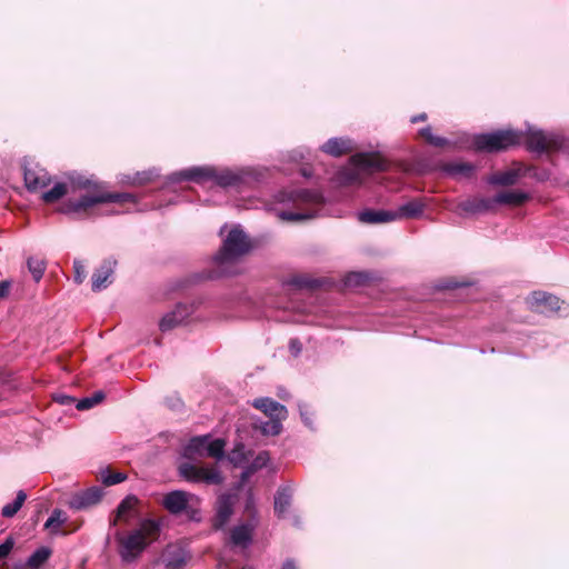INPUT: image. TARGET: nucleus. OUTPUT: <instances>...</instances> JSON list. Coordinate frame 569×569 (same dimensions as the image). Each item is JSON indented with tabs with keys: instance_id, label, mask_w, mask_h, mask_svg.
<instances>
[{
	"instance_id": "f257e3e1",
	"label": "nucleus",
	"mask_w": 569,
	"mask_h": 569,
	"mask_svg": "<svg viewBox=\"0 0 569 569\" xmlns=\"http://www.w3.org/2000/svg\"><path fill=\"white\" fill-rule=\"evenodd\" d=\"M525 142L530 151L551 152L561 148L559 138L546 134L543 131H531L523 136L517 130H499L492 133L478 134L473 139V147L478 151L499 152Z\"/></svg>"
},
{
	"instance_id": "f03ea898",
	"label": "nucleus",
	"mask_w": 569,
	"mask_h": 569,
	"mask_svg": "<svg viewBox=\"0 0 569 569\" xmlns=\"http://www.w3.org/2000/svg\"><path fill=\"white\" fill-rule=\"evenodd\" d=\"M79 189H86L87 193L79 199H69L60 207V212L73 214L78 218L90 217L93 208L101 203H117L123 206L126 203L136 204L137 197L129 192H110L106 190L102 182L92 181L87 178H79L76 181Z\"/></svg>"
},
{
	"instance_id": "7ed1b4c3",
	"label": "nucleus",
	"mask_w": 569,
	"mask_h": 569,
	"mask_svg": "<svg viewBox=\"0 0 569 569\" xmlns=\"http://www.w3.org/2000/svg\"><path fill=\"white\" fill-rule=\"evenodd\" d=\"M252 247V242L244 231L239 227H233L223 240L219 251L213 257L216 269L208 272L196 273L186 281L188 283H197L206 279L237 274V262L240 258L248 254Z\"/></svg>"
},
{
	"instance_id": "20e7f679",
	"label": "nucleus",
	"mask_w": 569,
	"mask_h": 569,
	"mask_svg": "<svg viewBox=\"0 0 569 569\" xmlns=\"http://www.w3.org/2000/svg\"><path fill=\"white\" fill-rule=\"evenodd\" d=\"M161 523L156 519H143L139 528L123 533L117 531L114 539L118 545V553L123 562L136 561L153 541L158 540Z\"/></svg>"
},
{
	"instance_id": "39448f33",
	"label": "nucleus",
	"mask_w": 569,
	"mask_h": 569,
	"mask_svg": "<svg viewBox=\"0 0 569 569\" xmlns=\"http://www.w3.org/2000/svg\"><path fill=\"white\" fill-rule=\"evenodd\" d=\"M281 201L291 202L297 211L283 210L279 213L282 220L300 221L315 217V208L322 204L323 199L319 192L307 189L283 192Z\"/></svg>"
},
{
	"instance_id": "423d86ee",
	"label": "nucleus",
	"mask_w": 569,
	"mask_h": 569,
	"mask_svg": "<svg viewBox=\"0 0 569 569\" xmlns=\"http://www.w3.org/2000/svg\"><path fill=\"white\" fill-rule=\"evenodd\" d=\"M527 303L531 311L543 315H560L568 309L567 303L559 297L540 290L531 292Z\"/></svg>"
},
{
	"instance_id": "0eeeda50",
	"label": "nucleus",
	"mask_w": 569,
	"mask_h": 569,
	"mask_svg": "<svg viewBox=\"0 0 569 569\" xmlns=\"http://www.w3.org/2000/svg\"><path fill=\"white\" fill-rule=\"evenodd\" d=\"M179 475L190 482H203L207 485H220L223 477L217 467H199L183 462L178 468Z\"/></svg>"
},
{
	"instance_id": "6e6552de",
	"label": "nucleus",
	"mask_w": 569,
	"mask_h": 569,
	"mask_svg": "<svg viewBox=\"0 0 569 569\" xmlns=\"http://www.w3.org/2000/svg\"><path fill=\"white\" fill-rule=\"evenodd\" d=\"M190 493L182 490H174L163 497L162 505L171 515L186 512L191 520L197 519L198 510L189 506Z\"/></svg>"
},
{
	"instance_id": "1a4fd4ad",
	"label": "nucleus",
	"mask_w": 569,
	"mask_h": 569,
	"mask_svg": "<svg viewBox=\"0 0 569 569\" xmlns=\"http://www.w3.org/2000/svg\"><path fill=\"white\" fill-rule=\"evenodd\" d=\"M351 164L366 171H386L387 161L378 152H359L350 158Z\"/></svg>"
},
{
	"instance_id": "9d476101",
	"label": "nucleus",
	"mask_w": 569,
	"mask_h": 569,
	"mask_svg": "<svg viewBox=\"0 0 569 569\" xmlns=\"http://www.w3.org/2000/svg\"><path fill=\"white\" fill-rule=\"evenodd\" d=\"M193 311V305L178 303L171 312H168L161 318L159 322L160 330L162 332L172 330L181 325Z\"/></svg>"
},
{
	"instance_id": "9b49d317",
	"label": "nucleus",
	"mask_w": 569,
	"mask_h": 569,
	"mask_svg": "<svg viewBox=\"0 0 569 569\" xmlns=\"http://www.w3.org/2000/svg\"><path fill=\"white\" fill-rule=\"evenodd\" d=\"M102 493L103 492L100 487H91L82 492L74 495L69 501V506L74 510L92 507L100 502Z\"/></svg>"
},
{
	"instance_id": "f8f14e48",
	"label": "nucleus",
	"mask_w": 569,
	"mask_h": 569,
	"mask_svg": "<svg viewBox=\"0 0 569 569\" xmlns=\"http://www.w3.org/2000/svg\"><path fill=\"white\" fill-rule=\"evenodd\" d=\"M23 178L26 187L29 191H37L47 187L50 183L48 172L39 167H24Z\"/></svg>"
},
{
	"instance_id": "ddd939ff",
	"label": "nucleus",
	"mask_w": 569,
	"mask_h": 569,
	"mask_svg": "<svg viewBox=\"0 0 569 569\" xmlns=\"http://www.w3.org/2000/svg\"><path fill=\"white\" fill-rule=\"evenodd\" d=\"M293 489L290 486H281L274 495L273 509L278 518H286L292 505Z\"/></svg>"
},
{
	"instance_id": "4468645a",
	"label": "nucleus",
	"mask_w": 569,
	"mask_h": 569,
	"mask_svg": "<svg viewBox=\"0 0 569 569\" xmlns=\"http://www.w3.org/2000/svg\"><path fill=\"white\" fill-rule=\"evenodd\" d=\"M213 174H214L213 167H193V168L173 173L172 180L173 181L189 180V181H194V182L199 183V182H202L206 180H212Z\"/></svg>"
},
{
	"instance_id": "2eb2a0df",
	"label": "nucleus",
	"mask_w": 569,
	"mask_h": 569,
	"mask_svg": "<svg viewBox=\"0 0 569 569\" xmlns=\"http://www.w3.org/2000/svg\"><path fill=\"white\" fill-rule=\"evenodd\" d=\"M116 261L104 260L99 268H97L92 274V291L97 292L107 288L112 282L110 280L113 274V267Z\"/></svg>"
},
{
	"instance_id": "dca6fc26",
	"label": "nucleus",
	"mask_w": 569,
	"mask_h": 569,
	"mask_svg": "<svg viewBox=\"0 0 569 569\" xmlns=\"http://www.w3.org/2000/svg\"><path fill=\"white\" fill-rule=\"evenodd\" d=\"M139 503V499L133 496H127L117 507L114 510V517L110 521L111 526H117L119 521H123L126 523H129L132 512L134 511L137 505Z\"/></svg>"
},
{
	"instance_id": "f3484780",
	"label": "nucleus",
	"mask_w": 569,
	"mask_h": 569,
	"mask_svg": "<svg viewBox=\"0 0 569 569\" xmlns=\"http://www.w3.org/2000/svg\"><path fill=\"white\" fill-rule=\"evenodd\" d=\"M233 512V499L230 495H221L217 501V512L213 526L219 529L222 528L230 519Z\"/></svg>"
},
{
	"instance_id": "a211bd4d",
	"label": "nucleus",
	"mask_w": 569,
	"mask_h": 569,
	"mask_svg": "<svg viewBox=\"0 0 569 569\" xmlns=\"http://www.w3.org/2000/svg\"><path fill=\"white\" fill-rule=\"evenodd\" d=\"M358 219L366 224H380L395 221L396 216L391 210L366 209L358 213Z\"/></svg>"
},
{
	"instance_id": "6ab92c4d",
	"label": "nucleus",
	"mask_w": 569,
	"mask_h": 569,
	"mask_svg": "<svg viewBox=\"0 0 569 569\" xmlns=\"http://www.w3.org/2000/svg\"><path fill=\"white\" fill-rule=\"evenodd\" d=\"M321 150L332 157H341L353 151V143L350 139L331 138L322 144Z\"/></svg>"
},
{
	"instance_id": "aec40b11",
	"label": "nucleus",
	"mask_w": 569,
	"mask_h": 569,
	"mask_svg": "<svg viewBox=\"0 0 569 569\" xmlns=\"http://www.w3.org/2000/svg\"><path fill=\"white\" fill-rule=\"evenodd\" d=\"M254 408L261 410L269 418H280L286 419L287 409L283 405L269 399V398H260L256 399L253 402Z\"/></svg>"
},
{
	"instance_id": "412c9836",
	"label": "nucleus",
	"mask_w": 569,
	"mask_h": 569,
	"mask_svg": "<svg viewBox=\"0 0 569 569\" xmlns=\"http://www.w3.org/2000/svg\"><path fill=\"white\" fill-rule=\"evenodd\" d=\"M439 168L452 178H470L475 171V166L472 163L462 161L443 162Z\"/></svg>"
},
{
	"instance_id": "4be33fe9",
	"label": "nucleus",
	"mask_w": 569,
	"mask_h": 569,
	"mask_svg": "<svg viewBox=\"0 0 569 569\" xmlns=\"http://www.w3.org/2000/svg\"><path fill=\"white\" fill-rule=\"evenodd\" d=\"M458 209L466 213L487 212L493 209L491 198H469L458 204Z\"/></svg>"
},
{
	"instance_id": "5701e85b",
	"label": "nucleus",
	"mask_w": 569,
	"mask_h": 569,
	"mask_svg": "<svg viewBox=\"0 0 569 569\" xmlns=\"http://www.w3.org/2000/svg\"><path fill=\"white\" fill-rule=\"evenodd\" d=\"M526 170L522 167L510 169L503 172H497L489 178V183L497 186H513L518 179L526 176Z\"/></svg>"
},
{
	"instance_id": "b1692460",
	"label": "nucleus",
	"mask_w": 569,
	"mask_h": 569,
	"mask_svg": "<svg viewBox=\"0 0 569 569\" xmlns=\"http://www.w3.org/2000/svg\"><path fill=\"white\" fill-rule=\"evenodd\" d=\"M491 199L493 207L496 204L521 206L529 199V194L522 191L511 190L499 192Z\"/></svg>"
},
{
	"instance_id": "393cba45",
	"label": "nucleus",
	"mask_w": 569,
	"mask_h": 569,
	"mask_svg": "<svg viewBox=\"0 0 569 569\" xmlns=\"http://www.w3.org/2000/svg\"><path fill=\"white\" fill-rule=\"evenodd\" d=\"M425 204L419 200H411L400 206L396 211V220L399 219H413L418 218L423 213Z\"/></svg>"
},
{
	"instance_id": "a878e982",
	"label": "nucleus",
	"mask_w": 569,
	"mask_h": 569,
	"mask_svg": "<svg viewBox=\"0 0 569 569\" xmlns=\"http://www.w3.org/2000/svg\"><path fill=\"white\" fill-rule=\"evenodd\" d=\"M212 180L216 182L217 186L221 188H229L239 187L242 182V177L228 169L219 171L214 168V174L212 176Z\"/></svg>"
},
{
	"instance_id": "bb28decb",
	"label": "nucleus",
	"mask_w": 569,
	"mask_h": 569,
	"mask_svg": "<svg viewBox=\"0 0 569 569\" xmlns=\"http://www.w3.org/2000/svg\"><path fill=\"white\" fill-rule=\"evenodd\" d=\"M52 550L49 547H40L38 548L27 560L23 566H20L28 569H40L51 557ZM19 569V567H17Z\"/></svg>"
},
{
	"instance_id": "cd10ccee",
	"label": "nucleus",
	"mask_w": 569,
	"mask_h": 569,
	"mask_svg": "<svg viewBox=\"0 0 569 569\" xmlns=\"http://www.w3.org/2000/svg\"><path fill=\"white\" fill-rule=\"evenodd\" d=\"M207 437H194L184 448L183 456L187 459H196L206 456Z\"/></svg>"
},
{
	"instance_id": "c85d7f7f",
	"label": "nucleus",
	"mask_w": 569,
	"mask_h": 569,
	"mask_svg": "<svg viewBox=\"0 0 569 569\" xmlns=\"http://www.w3.org/2000/svg\"><path fill=\"white\" fill-rule=\"evenodd\" d=\"M230 538L233 545L247 547L252 540V528L248 525L234 527L231 530Z\"/></svg>"
},
{
	"instance_id": "c756f323",
	"label": "nucleus",
	"mask_w": 569,
	"mask_h": 569,
	"mask_svg": "<svg viewBox=\"0 0 569 569\" xmlns=\"http://www.w3.org/2000/svg\"><path fill=\"white\" fill-rule=\"evenodd\" d=\"M373 280V276L368 271H352L345 278V284L349 288H358L369 284Z\"/></svg>"
},
{
	"instance_id": "7c9ffc66",
	"label": "nucleus",
	"mask_w": 569,
	"mask_h": 569,
	"mask_svg": "<svg viewBox=\"0 0 569 569\" xmlns=\"http://www.w3.org/2000/svg\"><path fill=\"white\" fill-rule=\"evenodd\" d=\"M282 420L280 418H269L267 421L256 422L253 427L264 436H277L282 430Z\"/></svg>"
},
{
	"instance_id": "2f4dec72",
	"label": "nucleus",
	"mask_w": 569,
	"mask_h": 569,
	"mask_svg": "<svg viewBox=\"0 0 569 569\" xmlns=\"http://www.w3.org/2000/svg\"><path fill=\"white\" fill-rule=\"evenodd\" d=\"M251 455V450H246L243 443H237L229 453L228 459L234 467H239L247 462Z\"/></svg>"
},
{
	"instance_id": "473e14b6",
	"label": "nucleus",
	"mask_w": 569,
	"mask_h": 569,
	"mask_svg": "<svg viewBox=\"0 0 569 569\" xmlns=\"http://www.w3.org/2000/svg\"><path fill=\"white\" fill-rule=\"evenodd\" d=\"M27 499V493L23 490L17 492V497L13 502L6 505L1 510L3 518H12L21 509Z\"/></svg>"
},
{
	"instance_id": "72a5a7b5",
	"label": "nucleus",
	"mask_w": 569,
	"mask_h": 569,
	"mask_svg": "<svg viewBox=\"0 0 569 569\" xmlns=\"http://www.w3.org/2000/svg\"><path fill=\"white\" fill-rule=\"evenodd\" d=\"M68 192V187L63 182L56 183L49 191L42 194V200L46 203H53L66 196Z\"/></svg>"
},
{
	"instance_id": "f704fd0d",
	"label": "nucleus",
	"mask_w": 569,
	"mask_h": 569,
	"mask_svg": "<svg viewBox=\"0 0 569 569\" xmlns=\"http://www.w3.org/2000/svg\"><path fill=\"white\" fill-rule=\"evenodd\" d=\"M28 269L32 274V278L36 282H39L43 277V273L47 268V263L43 259L30 257L27 261Z\"/></svg>"
},
{
	"instance_id": "c9c22d12",
	"label": "nucleus",
	"mask_w": 569,
	"mask_h": 569,
	"mask_svg": "<svg viewBox=\"0 0 569 569\" xmlns=\"http://www.w3.org/2000/svg\"><path fill=\"white\" fill-rule=\"evenodd\" d=\"M208 439L209 438L207 437L206 456L214 459L223 458L226 441L223 439H214L212 441H208Z\"/></svg>"
},
{
	"instance_id": "e433bc0d",
	"label": "nucleus",
	"mask_w": 569,
	"mask_h": 569,
	"mask_svg": "<svg viewBox=\"0 0 569 569\" xmlns=\"http://www.w3.org/2000/svg\"><path fill=\"white\" fill-rule=\"evenodd\" d=\"M188 560L189 557L182 550H178L166 560V569H183Z\"/></svg>"
},
{
	"instance_id": "4c0bfd02",
	"label": "nucleus",
	"mask_w": 569,
	"mask_h": 569,
	"mask_svg": "<svg viewBox=\"0 0 569 569\" xmlns=\"http://www.w3.org/2000/svg\"><path fill=\"white\" fill-rule=\"evenodd\" d=\"M290 283L297 288H307L313 289L320 286V281L318 279H313L306 274H299L291 278Z\"/></svg>"
},
{
	"instance_id": "58836bf2",
	"label": "nucleus",
	"mask_w": 569,
	"mask_h": 569,
	"mask_svg": "<svg viewBox=\"0 0 569 569\" xmlns=\"http://www.w3.org/2000/svg\"><path fill=\"white\" fill-rule=\"evenodd\" d=\"M104 399V393L102 391L94 392L91 397H86L78 401L76 408L78 410H88L100 403Z\"/></svg>"
},
{
	"instance_id": "ea45409f",
	"label": "nucleus",
	"mask_w": 569,
	"mask_h": 569,
	"mask_svg": "<svg viewBox=\"0 0 569 569\" xmlns=\"http://www.w3.org/2000/svg\"><path fill=\"white\" fill-rule=\"evenodd\" d=\"M153 180L152 171L136 172L133 176H128V183L133 187H141L148 184Z\"/></svg>"
},
{
	"instance_id": "a19ab883",
	"label": "nucleus",
	"mask_w": 569,
	"mask_h": 569,
	"mask_svg": "<svg viewBox=\"0 0 569 569\" xmlns=\"http://www.w3.org/2000/svg\"><path fill=\"white\" fill-rule=\"evenodd\" d=\"M64 512L61 509H54L51 513V516L48 518V520L44 523L46 529H57L59 528L64 521L66 517Z\"/></svg>"
},
{
	"instance_id": "79ce46f5",
	"label": "nucleus",
	"mask_w": 569,
	"mask_h": 569,
	"mask_svg": "<svg viewBox=\"0 0 569 569\" xmlns=\"http://www.w3.org/2000/svg\"><path fill=\"white\" fill-rule=\"evenodd\" d=\"M126 479H127V476L122 472L108 471L107 473L102 475V483L104 486H113V485L124 481Z\"/></svg>"
},
{
	"instance_id": "37998d69",
	"label": "nucleus",
	"mask_w": 569,
	"mask_h": 569,
	"mask_svg": "<svg viewBox=\"0 0 569 569\" xmlns=\"http://www.w3.org/2000/svg\"><path fill=\"white\" fill-rule=\"evenodd\" d=\"M270 460V455L268 451L263 450V451H260L256 457L254 459L252 460V462L250 463V466L252 467L253 470L258 471L260 469H262L263 467L267 466V463L269 462Z\"/></svg>"
},
{
	"instance_id": "c03bdc74",
	"label": "nucleus",
	"mask_w": 569,
	"mask_h": 569,
	"mask_svg": "<svg viewBox=\"0 0 569 569\" xmlns=\"http://www.w3.org/2000/svg\"><path fill=\"white\" fill-rule=\"evenodd\" d=\"M73 271H74V282L80 284L86 279V268L82 263V261L76 259L73 261Z\"/></svg>"
},
{
	"instance_id": "a18cd8bd",
	"label": "nucleus",
	"mask_w": 569,
	"mask_h": 569,
	"mask_svg": "<svg viewBox=\"0 0 569 569\" xmlns=\"http://www.w3.org/2000/svg\"><path fill=\"white\" fill-rule=\"evenodd\" d=\"M342 180L346 183L352 184L360 182L359 173L356 170H347L342 172Z\"/></svg>"
},
{
	"instance_id": "49530a36",
	"label": "nucleus",
	"mask_w": 569,
	"mask_h": 569,
	"mask_svg": "<svg viewBox=\"0 0 569 569\" xmlns=\"http://www.w3.org/2000/svg\"><path fill=\"white\" fill-rule=\"evenodd\" d=\"M14 542L11 538H8L2 545H0V560L8 557L13 549Z\"/></svg>"
},
{
	"instance_id": "de8ad7c7",
	"label": "nucleus",
	"mask_w": 569,
	"mask_h": 569,
	"mask_svg": "<svg viewBox=\"0 0 569 569\" xmlns=\"http://www.w3.org/2000/svg\"><path fill=\"white\" fill-rule=\"evenodd\" d=\"M429 144L442 148V147L448 146L449 141L446 138L438 137V136L433 134L431 140L429 141Z\"/></svg>"
},
{
	"instance_id": "09e8293b",
	"label": "nucleus",
	"mask_w": 569,
	"mask_h": 569,
	"mask_svg": "<svg viewBox=\"0 0 569 569\" xmlns=\"http://www.w3.org/2000/svg\"><path fill=\"white\" fill-rule=\"evenodd\" d=\"M10 286V282L7 280L0 281V299L9 295Z\"/></svg>"
},
{
	"instance_id": "8fccbe9b",
	"label": "nucleus",
	"mask_w": 569,
	"mask_h": 569,
	"mask_svg": "<svg viewBox=\"0 0 569 569\" xmlns=\"http://www.w3.org/2000/svg\"><path fill=\"white\" fill-rule=\"evenodd\" d=\"M420 137H422L428 143L431 140L433 133L430 127L422 128L419 131Z\"/></svg>"
},
{
	"instance_id": "3c124183",
	"label": "nucleus",
	"mask_w": 569,
	"mask_h": 569,
	"mask_svg": "<svg viewBox=\"0 0 569 569\" xmlns=\"http://www.w3.org/2000/svg\"><path fill=\"white\" fill-rule=\"evenodd\" d=\"M289 347L295 355H298L301 351V342L298 339H291Z\"/></svg>"
},
{
	"instance_id": "603ef678",
	"label": "nucleus",
	"mask_w": 569,
	"mask_h": 569,
	"mask_svg": "<svg viewBox=\"0 0 569 569\" xmlns=\"http://www.w3.org/2000/svg\"><path fill=\"white\" fill-rule=\"evenodd\" d=\"M257 471L252 469V467L250 465H248L246 467V469L242 471L241 473V480L242 481H246L247 479H249L253 473H256Z\"/></svg>"
},
{
	"instance_id": "864d4df0",
	"label": "nucleus",
	"mask_w": 569,
	"mask_h": 569,
	"mask_svg": "<svg viewBox=\"0 0 569 569\" xmlns=\"http://www.w3.org/2000/svg\"><path fill=\"white\" fill-rule=\"evenodd\" d=\"M281 569H297V566L293 560L291 559H288L284 561V563L282 565V568Z\"/></svg>"
},
{
	"instance_id": "5fc2aeb1",
	"label": "nucleus",
	"mask_w": 569,
	"mask_h": 569,
	"mask_svg": "<svg viewBox=\"0 0 569 569\" xmlns=\"http://www.w3.org/2000/svg\"><path fill=\"white\" fill-rule=\"evenodd\" d=\"M426 120H427V114L425 112L411 118V122H413V123L420 122V121H426Z\"/></svg>"
},
{
	"instance_id": "6e6d98bb",
	"label": "nucleus",
	"mask_w": 569,
	"mask_h": 569,
	"mask_svg": "<svg viewBox=\"0 0 569 569\" xmlns=\"http://www.w3.org/2000/svg\"><path fill=\"white\" fill-rule=\"evenodd\" d=\"M72 401H73V398H71V397H63L60 402L64 405V403H70Z\"/></svg>"
},
{
	"instance_id": "4d7b16f0",
	"label": "nucleus",
	"mask_w": 569,
	"mask_h": 569,
	"mask_svg": "<svg viewBox=\"0 0 569 569\" xmlns=\"http://www.w3.org/2000/svg\"><path fill=\"white\" fill-rule=\"evenodd\" d=\"M449 287H450V288H457V287H458V284H457V283H455V284H450Z\"/></svg>"
}]
</instances>
